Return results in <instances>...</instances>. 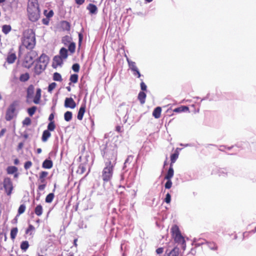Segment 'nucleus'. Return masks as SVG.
Returning <instances> with one entry per match:
<instances>
[{
    "label": "nucleus",
    "mask_w": 256,
    "mask_h": 256,
    "mask_svg": "<svg viewBox=\"0 0 256 256\" xmlns=\"http://www.w3.org/2000/svg\"><path fill=\"white\" fill-rule=\"evenodd\" d=\"M100 148L104 162L101 176L104 182H110L112 177L116 163L117 146L114 144L109 142L102 146Z\"/></svg>",
    "instance_id": "obj_1"
},
{
    "label": "nucleus",
    "mask_w": 256,
    "mask_h": 256,
    "mask_svg": "<svg viewBox=\"0 0 256 256\" xmlns=\"http://www.w3.org/2000/svg\"><path fill=\"white\" fill-rule=\"evenodd\" d=\"M18 228H12L10 230V238L12 240H14L17 234L18 233Z\"/></svg>",
    "instance_id": "obj_43"
},
{
    "label": "nucleus",
    "mask_w": 256,
    "mask_h": 256,
    "mask_svg": "<svg viewBox=\"0 0 256 256\" xmlns=\"http://www.w3.org/2000/svg\"><path fill=\"white\" fill-rule=\"evenodd\" d=\"M161 112L162 108L160 106H158L154 109L152 116L156 118H158L160 117Z\"/></svg>",
    "instance_id": "obj_22"
},
{
    "label": "nucleus",
    "mask_w": 256,
    "mask_h": 256,
    "mask_svg": "<svg viewBox=\"0 0 256 256\" xmlns=\"http://www.w3.org/2000/svg\"><path fill=\"white\" fill-rule=\"evenodd\" d=\"M34 230V226L32 224H30L28 226V228L26 229V234H32L31 232Z\"/></svg>",
    "instance_id": "obj_54"
},
{
    "label": "nucleus",
    "mask_w": 256,
    "mask_h": 256,
    "mask_svg": "<svg viewBox=\"0 0 256 256\" xmlns=\"http://www.w3.org/2000/svg\"><path fill=\"white\" fill-rule=\"evenodd\" d=\"M206 244L208 246V248L212 250H218V247L216 242H214L206 241Z\"/></svg>",
    "instance_id": "obj_26"
},
{
    "label": "nucleus",
    "mask_w": 256,
    "mask_h": 256,
    "mask_svg": "<svg viewBox=\"0 0 256 256\" xmlns=\"http://www.w3.org/2000/svg\"><path fill=\"white\" fill-rule=\"evenodd\" d=\"M54 193H50L49 194H48L46 198V200H45V201L47 203H50L52 202L54 198Z\"/></svg>",
    "instance_id": "obj_39"
},
{
    "label": "nucleus",
    "mask_w": 256,
    "mask_h": 256,
    "mask_svg": "<svg viewBox=\"0 0 256 256\" xmlns=\"http://www.w3.org/2000/svg\"><path fill=\"white\" fill-rule=\"evenodd\" d=\"M53 163L52 160L50 159L45 160L42 164L43 168L50 169L52 167Z\"/></svg>",
    "instance_id": "obj_20"
},
{
    "label": "nucleus",
    "mask_w": 256,
    "mask_h": 256,
    "mask_svg": "<svg viewBox=\"0 0 256 256\" xmlns=\"http://www.w3.org/2000/svg\"><path fill=\"white\" fill-rule=\"evenodd\" d=\"M86 104H82L79 109L78 112L77 118L78 120H82L83 118L84 114L86 111Z\"/></svg>",
    "instance_id": "obj_18"
},
{
    "label": "nucleus",
    "mask_w": 256,
    "mask_h": 256,
    "mask_svg": "<svg viewBox=\"0 0 256 256\" xmlns=\"http://www.w3.org/2000/svg\"><path fill=\"white\" fill-rule=\"evenodd\" d=\"M63 59H66L68 56V50L64 48H62L60 50V56Z\"/></svg>",
    "instance_id": "obj_28"
},
{
    "label": "nucleus",
    "mask_w": 256,
    "mask_h": 256,
    "mask_svg": "<svg viewBox=\"0 0 256 256\" xmlns=\"http://www.w3.org/2000/svg\"><path fill=\"white\" fill-rule=\"evenodd\" d=\"M31 124V120L30 118H26L22 121V124L24 126H29Z\"/></svg>",
    "instance_id": "obj_52"
},
{
    "label": "nucleus",
    "mask_w": 256,
    "mask_h": 256,
    "mask_svg": "<svg viewBox=\"0 0 256 256\" xmlns=\"http://www.w3.org/2000/svg\"><path fill=\"white\" fill-rule=\"evenodd\" d=\"M172 186V182L171 180H167L164 184V187L166 189L170 188Z\"/></svg>",
    "instance_id": "obj_55"
},
{
    "label": "nucleus",
    "mask_w": 256,
    "mask_h": 256,
    "mask_svg": "<svg viewBox=\"0 0 256 256\" xmlns=\"http://www.w3.org/2000/svg\"><path fill=\"white\" fill-rule=\"evenodd\" d=\"M28 17L30 20L32 22H36L40 17V10H27Z\"/></svg>",
    "instance_id": "obj_7"
},
{
    "label": "nucleus",
    "mask_w": 256,
    "mask_h": 256,
    "mask_svg": "<svg viewBox=\"0 0 256 256\" xmlns=\"http://www.w3.org/2000/svg\"><path fill=\"white\" fill-rule=\"evenodd\" d=\"M50 20L49 18H44L42 20V24L45 25H48L49 24Z\"/></svg>",
    "instance_id": "obj_64"
},
{
    "label": "nucleus",
    "mask_w": 256,
    "mask_h": 256,
    "mask_svg": "<svg viewBox=\"0 0 256 256\" xmlns=\"http://www.w3.org/2000/svg\"><path fill=\"white\" fill-rule=\"evenodd\" d=\"M86 170V164H80L78 167L76 172L80 174H82L85 172Z\"/></svg>",
    "instance_id": "obj_35"
},
{
    "label": "nucleus",
    "mask_w": 256,
    "mask_h": 256,
    "mask_svg": "<svg viewBox=\"0 0 256 256\" xmlns=\"http://www.w3.org/2000/svg\"><path fill=\"white\" fill-rule=\"evenodd\" d=\"M206 240L202 238H195L193 239L192 243L196 247H198L202 244H206Z\"/></svg>",
    "instance_id": "obj_15"
},
{
    "label": "nucleus",
    "mask_w": 256,
    "mask_h": 256,
    "mask_svg": "<svg viewBox=\"0 0 256 256\" xmlns=\"http://www.w3.org/2000/svg\"><path fill=\"white\" fill-rule=\"evenodd\" d=\"M38 62L47 66L48 61L49 58L48 56L44 54H42L39 58L36 60Z\"/></svg>",
    "instance_id": "obj_13"
},
{
    "label": "nucleus",
    "mask_w": 256,
    "mask_h": 256,
    "mask_svg": "<svg viewBox=\"0 0 256 256\" xmlns=\"http://www.w3.org/2000/svg\"><path fill=\"white\" fill-rule=\"evenodd\" d=\"M125 190H126V186L120 185L116 191L120 194H124Z\"/></svg>",
    "instance_id": "obj_47"
},
{
    "label": "nucleus",
    "mask_w": 256,
    "mask_h": 256,
    "mask_svg": "<svg viewBox=\"0 0 256 256\" xmlns=\"http://www.w3.org/2000/svg\"><path fill=\"white\" fill-rule=\"evenodd\" d=\"M212 174H216L220 176H226L227 175L228 172L226 168H216V170H213Z\"/></svg>",
    "instance_id": "obj_17"
},
{
    "label": "nucleus",
    "mask_w": 256,
    "mask_h": 256,
    "mask_svg": "<svg viewBox=\"0 0 256 256\" xmlns=\"http://www.w3.org/2000/svg\"><path fill=\"white\" fill-rule=\"evenodd\" d=\"M68 50L72 53L73 54L75 52L76 50V44L74 42H70L68 46Z\"/></svg>",
    "instance_id": "obj_45"
},
{
    "label": "nucleus",
    "mask_w": 256,
    "mask_h": 256,
    "mask_svg": "<svg viewBox=\"0 0 256 256\" xmlns=\"http://www.w3.org/2000/svg\"><path fill=\"white\" fill-rule=\"evenodd\" d=\"M30 78V75L28 72L22 74L20 76V80L22 82H26Z\"/></svg>",
    "instance_id": "obj_33"
},
{
    "label": "nucleus",
    "mask_w": 256,
    "mask_h": 256,
    "mask_svg": "<svg viewBox=\"0 0 256 256\" xmlns=\"http://www.w3.org/2000/svg\"><path fill=\"white\" fill-rule=\"evenodd\" d=\"M46 184H40L38 186V190L39 191L43 190L46 188Z\"/></svg>",
    "instance_id": "obj_61"
},
{
    "label": "nucleus",
    "mask_w": 256,
    "mask_h": 256,
    "mask_svg": "<svg viewBox=\"0 0 256 256\" xmlns=\"http://www.w3.org/2000/svg\"><path fill=\"white\" fill-rule=\"evenodd\" d=\"M146 96V94L144 92H139L138 98L141 104H142L145 103Z\"/></svg>",
    "instance_id": "obj_24"
},
{
    "label": "nucleus",
    "mask_w": 256,
    "mask_h": 256,
    "mask_svg": "<svg viewBox=\"0 0 256 256\" xmlns=\"http://www.w3.org/2000/svg\"><path fill=\"white\" fill-rule=\"evenodd\" d=\"M80 65L79 64H77V63H76V64H74L72 66V70L74 72H79L80 70Z\"/></svg>",
    "instance_id": "obj_53"
},
{
    "label": "nucleus",
    "mask_w": 256,
    "mask_h": 256,
    "mask_svg": "<svg viewBox=\"0 0 256 256\" xmlns=\"http://www.w3.org/2000/svg\"><path fill=\"white\" fill-rule=\"evenodd\" d=\"M62 59L63 58L59 56H54L53 59V67L56 68L58 66H62L63 64Z\"/></svg>",
    "instance_id": "obj_16"
},
{
    "label": "nucleus",
    "mask_w": 256,
    "mask_h": 256,
    "mask_svg": "<svg viewBox=\"0 0 256 256\" xmlns=\"http://www.w3.org/2000/svg\"><path fill=\"white\" fill-rule=\"evenodd\" d=\"M47 128H48V129L46 130H48L49 132H52V131L54 130L56 128V125L54 124V122H50L48 125Z\"/></svg>",
    "instance_id": "obj_44"
},
{
    "label": "nucleus",
    "mask_w": 256,
    "mask_h": 256,
    "mask_svg": "<svg viewBox=\"0 0 256 256\" xmlns=\"http://www.w3.org/2000/svg\"><path fill=\"white\" fill-rule=\"evenodd\" d=\"M179 252V248L176 246L168 253V256H178Z\"/></svg>",
    "instance_id": "obj_30"
},
{
    "label": "nucleus",
    "mask_w": 256,
    "mask_h": 256,
    "mask_svg": "<svg viewBox=\"0 0 256 256\" xmlns=\"http://www.w3.org/2000/svg\"><path fill=\"white\" fill-rule=\"evenodd\" d=\"M173 238L174 242L178 243V244H180L183 250H184L186 248V242L184 238L182 235V234L173 237Z\"/></svg>",
    "instance_id": "obj_8"
},
{
    "label": "nucleus",
    "mask_w": 256,
    "mask_h": 256,
    "mask_svg": "<svg viewBox=\"0 0 256 256\" xmlns=\"http://www.w3.org/2000/svg\"><path fill=\"white\" fill-rule=\"evenodd\" d=\"M174 174V169L172 168V166L170 165V166L166 174V175L164 178L166 180H171V178L173 177Z\"/></svg>",
    "instance_id": "obj_21"
},
{
    "label": "nucleus",
    "mask_w": 256,
    "mask_h": 256,
    "mask_svg": "<svg viewBox=\"0 0 256 256\" xmlns=\"http://www.w3.org/2000/svg\"><path fill=\"white\" fill-rule=\"evenodd\" d=\"M83 40V35L81 33L78 34V44L80 46L82 40Z\"/></svg>",
    "instance_id": "obj_63"
},
{
    "label": "nucleus",
    "mask_w": 256,
    "mask_h": 256,
    "mask_svg": "<svg viewBox=\"0 0 256 256\" xmlns=\"http://www.w3.org/2000/svg\"><path fill=\"white\" fill-rule=\"evenodd\" d=\"M51 136L50 132L47 130H44L42 134V140L43 142H46L48 140V138Z\"/></svg>",
    "instance_id": "obj_25"
},
{
    "label": "nucleus",
    "mask_w": 256,
    "mask_h": 256,
    "mask_svg": "<svg viewBox=\"0 0 256 256\" xmlns=\"http://www.w3.org/2000/svg\"><path fill=\"white\" fill-rule=\"evenodd\" d=\"M174 112H181L188 111V108L187 106H181L174 110Z\"/></svg>",
    "instance_id": "obj_29"
},
{
    "label": "nucleus",
    "mask_w": 256,
    "mask_h": 256,
    "mask_svg": "<svg viewBox=\"0 0 256 256\" xmlns=\"http://www.w3.org/2000/svg\"><path fill=\"white\" fill-rule=\"evenodd\" d=\"M20 246L22 250L26 251L29 246L28 242L26 240L22 242Z\"/></svg>",
    "instance_id": "obj_38"
},
{
    "label": "nucleus",
    "mask_w": 256,
    "mask_h": 256,
    "mask_svg": "<svg viewBox=\"0 0 256 256\" xmlns=\"http://www.w3.org/2000/svg\"><path fill=\"white\" fill-rule=\"evenodd\" d=\"M126 248V244H125V241H124L122 242L120 246V250L122 251H125Z\"/></svg>",
    "instance_id": "obj_62"
},
{
    "label": "nucleus",
    "mask_w": 256,
    "mask_h": 256,
    "mask_svg": "<svg viewBox=\"0 0 256 256\" xmlns=\"http://www.w3.org/2000/svg\"><path fill=\"white\" fill-rule=\"evenodd\" d=\"M32 166V162L30 161H27L24 163V168L26 170L30 168Z\"/></svg>",
    "instance_id": "obj_58"
},
{
    "label": "nucleus",
    "mask_w": 256,
    "mask_h": 256,
    "mask_svg": "<svg viewBox=\"0 0 256 256\" xmlns=\"http://www.w3.org/2000/svg\"><path fill=\"white\" fill-rule=\"evenodd\" d=\"M18 170V168L15 166H8L6 168V172L8 174H12L16 173Z\"/></svg>",
    "instance_id": "obj_27"
},
{
    "label": "nucleus",
    "mask_w": 256,
    "mask_h": 256,
    "mask_svg": "<svg viewBox=\"0 0 256 256\" xmlns=\"http://www.w3.org/2000/svg\"><path fill=\"white\" fill-rule=\"evenodd\" d=\"M178 152H176L170 156V165L172 166V164L176 162L178 157Z\"/></svg>",
    "instance_id": "obj_34"
},
{
    "label": "nucleus",
    "mask_w": 256,
    "mask_h": 256,
    "mask_svg": "<svg viewBox=\"0 0 256 256\" xmlns=\"http://www.w3.org/2000/svg\"><path fill=\"white\" fill-rule=\"evenodd\" d=\"M11 30L12 28L10 25L5 24L2 26V32L6 34L9 33Z\"/></svg>",
    "instance_id": "obj_37"
},
{
    "label": "nucleus",
    "mask_w": 256,
    "mask_h": 256,
    "mask_svg": "<svg viewBox=\"0 0 256 256\" xmlns=\"http://www.w3.org/2000/svg\"><path fill=\"white\" fill-rule=\"evenodd\" d=\"M42 212L43 209L42 205L38 204L35 208L34 212L38 216H40L42 214Z\"/></svg>",
    "instance_id": "obj_31"
},
{
    "label": "nucleus",
    "mask_w": 256,
    "mask_h": 256,
    "mask_svg": "<svg viewBox=\"0 0 256 256\" xmlns=\"http://www.w3.org/2000/svg\"><path fill=\"white\" fill-rule=\"evenodd\" d=\"M62 26L64 30H70V22L67 21H63L62 22Z\"/></svg>",
    "instance_id": "obj_40"
},
{
    "label": "nucleus",
    "mask_w": 256,
    "mask_h": 256,
    "mask_svg": "<svg viewBox=\"0 0 256 256\" xmlns=\"http://www.w3.org/2000/svg\"><path fill=\"white\" fill-rule=\"evenodd\" d=\"M13 49L11 48L8 52L6 58V62L8 64H12L16 59V56L14 52H13Z\"/></svg>",
    "instance_id": "obj_9"
},
{
    "label": "nucleus",
    "mask_w": 256,
    "mask_h": 256,
    "mask_svg": "<svg viewBox=\"0 0 256 256\" xmlns=\"http://www.w3.org/2000/svg\"><path fill=\"white\" fill-rule=\"evenodd\" d=\"M18 101L14 100L8 106L5 115V119L6 121H10L16 116V108L18 106Z\"/></svg>",
    "instance_id": "obj_4"
},
{
    "label": "nucleus",
    "mask_w": 256,
    "mask_h": 256,
    "mask_svg": "<svg viewBox=\"0 0 256 256\" xmlns=\"http://www.w3.org/2000/svg\"><path fill=\"white\" fill-rule=\"evenodd\" d=\"M78 76L77 74H72L70 76V80L71 82L76 83L78 80Z\"/></svg>",
    "instance_id": "obj_46"
},
{
    "label": "nucleus",
    "mask_w": 256,
    "mask_h": 256,
    "mask_svg": "<svg viewBox=\"0 0 256 256\" xmlns=\"http://www.w3.org/2000/svg\"><path fill=\"white\" fill-rule=\"evenodd\" d=\"M170 200H171V196L169 193H168L166 196V198H164V202L168 204L170 202Z\"/></svg>",
    "instance_id": "obj_60"
},
{
    "label": "nucleus",
    "mask_w": 256,
    "mask_h": 256,
    "mask_svg": "<svg viewBox=\"0 0 256 256\" xmlns=\"http://www.w3.org/2000/svg\"><path fill=\"white\" fill-rule=\"evenodd\" d=\"M127 62L128 64L129 68L132 72L138 68L135 62L130 60L128 58H127Z\"/></svg>",
    "instance_id": "obj_32"
},
{
    "label": "nucleus",
    "mask_w": 256,
    "mask_h": 256,
    "mask_svg": "<svg viewBox=\"0 0 256 256\" xmlns=\"http://www.w3.org/2000/svg\"><path fill=\"white\" fill-rule=\"evenodd\" d=\"M46 66L36 61L34 68V72L36 75H40L45 70Z\"/></svg>",
    "instance_id": "obj_10"
},
{
    "label": "nucleus",
    "mask_w": 256,
    "mask_h": 256,
    "mask_svg": "<svg viewBox=\"0 0 256 256\" xmlns=\"http://www.w3.org/2000/svg\"><path fill=\"white\" fill-rule=\"evenodd\" d=\"M76 106V104L74 100L72 98H66L64 100V106L66 108H74Z\"/></svg>",
    "instance_id": "obj_12"
},
{
    "label": "nucleus",
    "mask_w": 256,
    "mask_h": 256,
    "mask_svg": "<svg viewBox=\"0 0 256 256\" xmlns=\"http://www.w3.org/2000/svg\"><path fill=\"white\" fill-rule=\"evenodd\" d=\"M132 72V74L134 76H136L138 78L141 76V74H140L138 68H136V70H134Z\"/></svg>",
    "instance_id": "obj_56"
},
{
    "label": "nucleus",
    "mask_w": 256,
    "mask_h": 256,
    "mask_svg": "<svg viewBox=\"0 0 256 256\" xmlns=\"http://www.w3.org/2000/svg\"><path fill=\"white\" fill-rule=\"evenodd\" d=\"M48 172L46 171L42 172L40 174L39 179L45 178L48 176Z\"/></svg>",
    "instance_id": "obj_57"
},
{
    "label": "nucleus",
    "mask_w": 256,
    "mask_h": 256,
    "mask_svg": "<svg viewBox=\"0 0 256 256\" xmlns=\"http://www.w3.org/2000/svg\"><path fill=\"white\" fill-rule=\"evenodd\" d=\"M130 110V106L126 104H122L118 107V116L120 118V117H123L124 122H126L128 119V116H127L128 112Z\"/></svg>",
    "instance_id": "obj_5"
},
{
    "label": "nucleus",
    "mask_w": 256,
    "mask_h": 256,
    "mask_svg": "<svg viewBox=\"0 0 256 256\" xmlns=\"http://www.w3.org/2000/svg\"><path fill=\"white\" fill-rule=\"evenodd\" d=\"M23 45L28 49L31 50L36 44L35 33L32 30H28L24 33Z\"/></svg>",
    "instance_id": "obj_3"
},
{
    "label": "nucleus",
    "mask_w": 256,
    "mask_h": 256,
    "mask_svg": "<svg viewBox=\"0 0 256 256\" xmlns=\"http://www.w3.org/2000/svg\"><path fill=\"white\" fill-rule=\"evenodd\" d=\"M86 9L89 10L91 14H96L98 12V8L96 5L92 4H90L87 6Z\"/></svg>",
    "instance_id": "obj_19"
},
{
    "label": "nucleus",
    "mask_w": 256,
    "mask_h": 256,
    "mask_svg": "<svg viewBox=\"0 0 256 256\" xmlns=\"http://www.w3.org/2000/svg\"><path fill=\"white\" fill-rule=\"evenodd\" d=\"M171 232L172 234V238L181 234L179 228L176 225H174L171 228Z\"/></svg>",
    "instance_id": "obj_23"
},
{
    "label": "nucleus",
    "mask_w": 256,
    "mask_h": 256,
    "mask_svg": "<svg viewBox=\"0 0 256 256\" xmlns=\"http://www.w3.org/2000/svg\"><path fill=\"white\" fill-rule=\"evenodd\" d=\"M134 159V156L132 155L128 156L126 159L125 160L124 166L122 167V170L126 172L128 170V169L126 168L128 167L132 162Z\"/></svg>",
    "instance_id": "obj_14"
},
{
    "label": "nucleus",
    "mask_w": 256,
    "mask_h": 256,
    "mask_svg": "<svg viewBox=\"0 0 256 256\" xmlns=\"http://www.w3.org/2000/svg\"><path fill=\"white\" fill-rule=\"evenodd\" d=\"M40 9L38 0H28L27 10Z\"/></svg>",
    "instance_id": "obj_11"
},
{
    "label": "nucleus",
    "mask_w": 256,
    "mask_h": 256,
    "mask_svg": "<svg viewBox=\"0 0 256 256\" xmlns=\"http://www.w3.org/2000/svg\"><path fill=\"white\" fill-rule=\"evenodd\" d=\"M26 206L24 204H20L18 209V214H23L26 210Z\"/></svg>",
    "instance_id": "obj_49"
},
{
    "label": "nucleus",
    "mask_w": 256,
    "mask_h": 256,
    "mask_svg": "<svg viewBox=\"0 0 256 256\" xmlns=\"http://www.w3.org/2000/svg\"><path fill=\"white\" fill-rule=\"evenodd\" d=\"M140 88L142 90V92H144V91H146V90H147V86H146V85L145 84V83L143 81H142L140 82Z\"/></svg>",
    "instance_id": "obj_59"
},
{
    "label": "nucleus",
    "mask_w": 256,
    "mask_h": 256,
    "mask_svg": "<svg viewBox=\"0 0 256 256\" xmlns=\"http://www.w3.org/2000/svg\"><path fill=\"white\" fill-rule=\"evenodd\" d=\"M34 87L32 84H30L27 88L26 92V102H28L33 98L32 102L35 104H39L40 103V98L42 96V90L40 88H38L36 90V93L34 96Z\"/></svg>",
    "instance_id": "obj_2"
},
{
    "label": "nucleus",
    "mask_w": 256,
    "mask_h": 256,
    "mask_svg": "<svg viewBox=\"0 0 256 256\" xmlns=\"http://www.w3.org/2000/svg\"><path fill=\"white\" fill-rule=\"evenodd\" d=\"M44 14L47 18H50L53 16L54 12L52 10H50L48 12H47V10H45L44 12Z\"/></svg>",
    "instance_id": "obj_50"
},
{
    "label": "nucleus",
    "mask_w": 256,
    "mask_h": 256,
    "mask_svg": "<svg viewBox=\"0 0 256 256\" xmlns=\"http://www.w3.org/2000/svg\"><path fill=\"white\" fill-rule=\"evenodd\" d=\"M71 38L68 36H66L62 38V42L64 44L66 45L68 43L70 42Z\"/></svg>",
    "instance_id": "obj_48"
},
{
    "label": "nucleus",
    "mask_w": 256,
    "mask_h": 256,
    "mask_svg": "<svg viewBox=\"0 0 256 256\" xmlns=\"http://www.w3.org/2000/svg\"><path fill=\"white\" fill-rule=\"evenodd\" d=\"M37 109L36 106H32L30 108H28L27 112L30 115V116H32L35 113L36 110Z\"/></svg>",
    "instance_id": "obj_42"
},
{
    "label": "nucleus",
    "mask_w": 256,
    "mask_h": 256,
    "mask_svg": "<svg viewBox=\"0 0 256 256\" xmlns=\"http://www.w3.org/2000/svg\"><path fill=\"white\" fill-rule=\"evenodd\" d=\"M53 80L54 81H57V82H61L62 80L60 74L57 72H56L54 74Z\"/></svg>",
    "instance_id": "obj_41"
},
{
    "label": "nucleus",
    "mask_w": 256,
    "mask_h": 256,
    "mask_svg": "<svg viewBox=\"0 0 256 256\" xmlns=\"http://www.w3.org/2000/svg\"><path fill=\"white\" fill-rule=\"evenodd\" d=\"M3 186L6 194L8 196L12 194L14 190V186L12 180L8 178H4L3 180Z\"/></svg>",
    "instance_id": "obj_6"
},
{
    "label": "nucleus",
    "mask_w": 256,
    "mask_h": 256,
    "mask_svg": "<svg viewBox=\"0 0 256 256\" xmlns=\"http://www.w3.org/2000/svg\"><path fill=\"white\" fill-rule=\"evenodd\" d=\"M72 114L71 112L67 111L64 114V118L66 122H70L72 118Z\"/></svg>",
    "instance_id": "obj_36"
},
{
    "label": "nucleus",
    "mask_w": 256,
    "mask_h": 256,
    "mask_svg": "<svg viewBox=\"0 0 256 256\" xmlns=\"http://www.w3.org/2000/svg\"><path fill=\"white\" fill-rule=\"evenodd\" d=\"M56 84L54 82H52L48 85V90L50 92L56 86Z\"/></svg>",
    "instance_id": "obj_51"
}]
</instances>
